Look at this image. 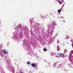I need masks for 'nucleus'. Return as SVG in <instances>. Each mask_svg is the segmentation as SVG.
Returning <instances> with one entry per match:
<instances>
[{"instance_id":"4","label":"nucleus","mask_w":73,"mask_h":73,"mask_svg":"<svg viewBox=\"0 0 73 73\" xmlns=\"http://www.w3.org/2000/svg\"><path fill=\"white\" fill-rule=\"evenodd\" d=\"M58 12H61V10H58Z\"/></svg>"},{"instance_id":"6","label":"nucleus","mask_w":73,"mask_h":73,"mask_svg":"<svg viewBox=\"0 0 73 73\" xmlns=\"http://www.w3.org/2000/svg\"><path fill=\"white\" fill-rule=\"evenodd\" d=\"M27 64H30V62H27Z\"/></svg>"},{"instance_id":"2","label":"nucleus","mask_w":73,"mask_h":73,"mask_svg":"<svg viewBox=\"0 0 73 73\" xmlns=\"http://www.w3.org/2000/svg\"><path fill=\"white\" fill-rule=\"evenodd\" d=\"M3 52L4 53H5V54H8V51H7V50L5 49L4 50H3Z\"/></svg>"},{"instance_id":"1","label":"nucleus","mask_w":73,"mask_h":73,"mask_svg":"<svg viewBox=\"0 0 73 73\" xmlns=\"http://www.w3.org/2000/svg\"><path fill=\"white\" fill-rule=\"evenodd\" d=\"M58 2L60 4H62V2H64V0H58Z\"/></svg>"},{"instance_id":"3","label":"nucleus","mask_w":73,"mask_h":73,"mask_svg":"<svg viewBox=\"0 0 73 73\" xmlns=\"http://www.w3.org/2000/svg\"><path fill=\"white\" fill-rule=\"evenodd\" d=\"M31 66H33V67H35V64L34 63H33L31 64Z\"/></svg>"},{"instance_id":"5","label":"nucleus","mask_w":73,"mask_h":73,"mask_svg":"<svg viewBox=\"0 0 73 73\" xmlns=\"http://www.w3.org/2000/svg\"><path fill=\"white\" fill-rule=\"evenodd\" d=\"M43 50L44 51H46V49L45 48H44L43 49Z\"/></svg>"},{"instance_id":"7","label":"nucleus","mask_w":73,"mask_h":73,"mask_svg":"<svg viewBox=\"0 0 73 73\" xmlns=\"http://www.w3.org/2000/svg\"><path fill=\"white\" fill-rule=\"evenodd\" d=\"M20 73H23L22 72H20Z\"/></svg>"}]
</instances>
